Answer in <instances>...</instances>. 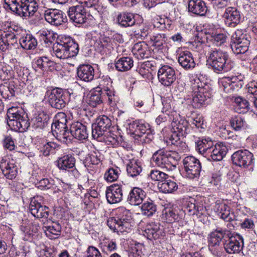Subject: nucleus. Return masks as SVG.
Returning <instances> with one entry per match:
<instances>
[{"mask_svg": "<svg viewBox=\"0 0 257 257\" xmlns=\"http://www.w3.org/2000/svg\"><path fill=\"white\" fill-rule=\"evenodd\" d=\"M207 61L217 73L228 72L234 65L226 52L217 48L211 49L208 51Z\"/></svg>", "mask_w": 257, "mask_h": 257, "instance_id": "obj_1", "label": "nucleus"}, {"mask_svg": "<svg viewBox=\"0 0 257 257\" xmlns=\"http://www.w3.org/2000/svg\"><path fill=\"white\" fill-rule=\"evenodd\" d=\"M4 8L25 18L35 14L38 9L36 0H5Z\"/></svg>", "mask_w": 257, "mask_h": 257, "instance_id": "obj_2", "label": "nucleus"}, {"mask_svg": "<svg viewBox=\"0 0 257 257\" xmlns=\"http://www.w3.org/2000/svg\"><path fill=\"white\" fill-rule=\"evenodd\" d=\"M55 56L60 59L76 56L79 52L78 44L71 37H62L53 46Z\"/></svg>", "mask_w": 257, "mask_h": 257, "instance_id": "obj_3", "label": "nucleus"}, {"mask_svg": "<svg viewBox=\"0 0 257 257\" xmlns=\"http://www.w3.org/2000/svg\"><path fill=\"white\" fill-rule=\"evenodd\" d=\"M180 159V155L176 151H167L164 149L156 151L152 158L155 165L168 171L175 170Z\"/></svg>", "mask_w": 257, "mask_h": 257, "instance_id": "obj_4", "label": "nucleus"}, {"mask_svg": "<svg viewBox=\"0 0 257 257\" xmlns=\"http://www.w3.org/2000/svg\"><path fill=\"white\" fill-rule=\"evenodd\" d=\"M173 130L172 134L167 139V146H174L177 148L185 147L186 144L181 140V137H185L190 132L188 122L185 120H173L171 123Z\"/></svg>", "mask_w": 257, "mask_h": 257, "instance_id": "obj_5", "label": "nucleus"}, {"mask_svg": "<svg viewBox=\"0 0 257 257\" xmlns=\"http://www.w3.org/2000/svg\"><path fill=\"white\" fill-rule=\"evenodd\" d=\"M7 116L8 125L16 131L24 132L30 126L26 114L21 109L15 107L10 108Z\"/></svg>", "mask_w": 257, "mask_h": 257, "instance_id": "obj_6", "label": "nucleus"}, {"mask_svg": "<svg viewBox=\"0 0 257 257\" xmlns=\"http://www.w3.org/2000/svg\"><path fill=\"white\" fill-rule=\"evenodd\" d=\"M118 211L121 213L124 214L125 218L123 215L119 214L117 217H110L107 221V225L109 228L114 232H128L131 226L130 224V220L131 216L129 210L125 208L121 207L119 208Z\"/></svg>", "mask_w": 257, "mask_h": 257, "instance_id": "obj_7", "label": "nucleus"}, {"mask_svg": "<svg viewBox=\"0 0 257 257\" xmlns=\"http://www.w3.org/2000/svg\"><path fill=\"white\" fill-rule=\"evenodd\" d=\"M112 126L111 118L108 116L103 115L99 116L96 122L91 125L92 137L99 142L105 141V137L108 136L107 132Z\"/></svg>", "mask_w": 257, "mask_h": 257, "instance_id": "obj_8", "label": "nucleus"}, {"mask_svg": "<svg viewBox=\"0 0 257 257\" xmlns=\"http://www.w3.org/2000/svg\"><path fill=\"white\" fill-rule=\"evenodd\" d=\"M195 83L193 86L192 105L194 108H200L205 104L207 99L210 97L208 90V85L201 82L199 79L195 80Z\"/></svg>", "mask_w": 257, "mask_h": 257, "instance_id": "obj_9", "label": "nucleus"}, {"mask_svg": "<svg viewBox=\"0 0 257 257\" xmlns=\"http://www.w3.org/2000/svg\"><path fill=\"white\" fill-rule=\"evenodd\" d=\"M250 37L243 34L242 30H237L231 36L230 47L232 52L236 55L244 54L248 49Z\"/></svg>", "mask_w": 257, "mask_h": 257, "instance_id": "obj_10", "label": "nucleus"}, {"mask_svg": "<svg viewBox=\"0 0 257 257\" xmlns=\"http://www.w3.org/2000/svg\"><path fill=\"white\" fill-rule=\"evenodd\" d=\"M67 93L59 88L48 90L45 95L49 104L53 107L60 109L65 107L67 102Z\"/></svg>", "mask_w": 257, "mask_h": 257, "instance_id": "obj_11", "label": "nucleus"}, {"mask_svg": "<svg viewBox=\"0 0 257 257\" xmlns=\"http://www.w3.org/2000/svg\"><path fill=\"white\" fill-rule=\"evenodd\" d=\"M101 90L104 95L107 96L109 105L114 106L116 104L118 97L112 86V81L108 76H103L99 82V85L96 88Z\"/></svg>", "mask_w": 257, "mask_h": 257, "instance_id": "obj_12", "label": "nucleus"}, {"mask_svg": "<svg viewBox=\"0 0 257 257\" xmlns=\"http://www.w3.org/2000/svg\"><path fill=\"white\" fill-rule=\"evenodd\" d=\"M183 164L188 178L194 179L199 177L201 165L198 159L192 156H187L183 160Z\"/></svg>", "mask_w": 257, "mask_h": 257, "instance_id": "obj_13", "label": "nucleus"}, {"mask_svg": "<svg viewBox=\"0 0 257 257\" xmlns=\"http://www.w3.org/2000/svg\"><path fill=\"white\" fill-rule=\"evenodd\" d=\"M232 163L237 166L246 168L254 163L253 154L247 150H239L231 156Z\"/></svg>", "mask_w": 257, "mask_h": 257, "instance_id": "obj_14", "label": "nucleus"}, {"mask_svg": "<svg viewBox=\"0 0 257 257\" xmlns=\"http://www.w3.org/2000/svg\"><path fill=\"white\" fill-rule=\"evenodd\" d=\"M41 200V197H33L29 206L30 212L37 218H47L49 215L50 209L48 207L43 205L40 202Z\"/></svg>", "mask_w": 257, "mask_h": 257, "instance_id": "obj_15", "label": "nucleus"}, {"mask_svg": "<svg viewBox=\"0 0 257 257\" xmlns=\"http://www.w3.org/2000/svg\"><path fill=\"white\" fill-rule=\"evenodd\" d=\"M243 239L242 237L235 234L228 237V239L224 243V248L228 253L239 252L243 247Z\"/></svg>", "mask_w": 257, "mask_h": 257, "instance_id": "obj_16", "label": "nucleus"}, {"mask_svg": "<svg viewBox=\"0 0 257 257\" xmlns=\"http://www.w3.org/2000/svg\"><path fill=\"white\" fill-rule=\"evenodd\" d=\"M45 19L50 24L58 26L67 22L66 14L57 9H48L45 12Z\"/></svg>", "mask_w": 257, "mask_h": 257, "instance_id": "obj_17", "label": "nucleus"}, {"mask_svg": "<svg viewBox=\"0 0 257 257\" xmlns=\"http://www.w3.org/2000/svg\"><path fill=\"white\" fill-rule=\"evenodd\" d=\"M123 185L113 184L106 188L105 195L107 202L110 204L120 202L123 197Z\"/></svg>", "mask_w": 257, "mask_h": 257, "instance_id": "obj_18", "label": "nucleus"}, {"mask_svg": "<svg viewBox=\"0 0 257 257\" xmlns=\"http://www.w3.org/2000/svg\"><path fill=\"white\" fill-rule=\"evenodd\" d=\"M158 77L159 81L165 86H170L176 79L175 70L168 65H164L159 69Z\"/></svg>", "mask_w": 257, "mask_h": 257, "instance_id": "obj_19", "label": "nucleus"}, {"mask_svg": "<svg viewBox=\"0 0 257 257\" xmlns=\"http://www.w3.org/2000/svg\"><path fill=\"white\" fill-rule=\"evenodd\" d=\"M68 15L70 21L75 25L83 24L87 20L86 10L82 5L71 7L68 11Z\"/></svg>", "mask_w": 257, "mask_h": 257, "instance_id": "obj_20", "label": "nucleus"}, {"mask_svg": "<svg viewBox=\"0 0 257 257\" xmlns=\"http://www.w3.org/2000/svg\"><path fill=\"white\" fill-rule=\"evenodd\" d=\"M51 130L54 135H56L57 139L60 142L67 144L71 142V136L67 124L53 122L51 124Z\"/></svg>", "mask_w": 257, "mask_h": 257, "instance_id": "obj_21", "label": "nucleus"}, {"mask_svg": "<svg viewBox=\"0 0 257 257\" xmlns=\"http://www.w3.org/2000/svg\"><path fill=\"white\" fill-rule=\"evenodd\" d=\"M0 168L4 176L10 180L16 178L18 174V168L14 161L3 159L0 162Z\"/></svg>", "mask_w": 257, "mask_h": 257, "instance_id": "obj_22", "label": "nucleus"}, {"mask_svg": "<svg viewBox=\"0 0 257 257\" xmlns=\"http://www.w3.org/2000/svg\"><path fill=\"white\" fill-rule=\"evenodd\" d=\"M178 62L185 70H192L196 66L193 55L189 51L181 52L178 57Z\"/></svg>", "mask_w": 257, "mask_h": 257, "instance_id": "obj_23", "label": "nucleus"}, {"mask_svg": "<svg viewBox=\"0 0 257 257\" xmlns=\"http://www.w3.org/2000/svg\"><path fill=\"white\" fill-rule=\"evenodd\" d=\"M223 17L226 20V24L230 27H235L240 22V12L235 8H227L223 14Z\"/></svg>", "mask_w": 257, "mask_h": 257, "instance_id": "obj_24", "label": "nucleus"}, {"mask_svg": "<svg viewBox=\"0 0 257 257\" xmlns=\"http://www.w3.org/2000/svg\"><path fill=\"white\" fill-rule=\"evenodd\" d=\"M146 197L144 190L139 187H134L130 192L127 201L132 205H139L142 203Z\"/></svg>", "mask_w": 257, "mask_h": 257, "instance_id": "obj_25", "label": "nucleus"}, {"mask_svg": "<svg viewBox=\"0 0 257 257\" xmlns=\"http://www.w3.org/2000/svg\"><path fill=\"white\" fill-rule=\"evenodd\" d=\"M79 140H84L88 138L86 126L77 121L71 124L69 134Z\"/></svg>", "mask_w": 257, "mask_h": 257, "instance_id": "obj_26", "label": "nucleus"}, {"mask_svg": "<svg viewBox=\"0 0 257 257\" xmlns=\"http://www.w3.org/2000/svg\"><path fill=\"white\" fill-rule=\"evenodd\" d=\"M227 151L226 147L222 144L213 145L206 157L214 161H219L226 155Z\"/></svg>", "mask_w": 257, "mask_h": 257, "instance_id": "obj_27", "label": "nucleus"}, {"mask_svg": "<svg viewBox=\"0 0 257 257\" xmlns=\"http://www.w3.org/2000/svg\"><path fill=\"white\" fill-rule=\"evenodd\" d=\"M188 9L189 12L199 16H205L208 10L206 4L201 0H190Z\"/></svg>", "mask_w": 257, "mask_h": 257, "instance_id": "obj_28", "label": "nucleus"}, {"mask_svg": "<svg viewBox=\"0 0 257 257\" xmlns=\"http://www.w3.org/2000/svg\"><path fill=\"white\" fill-rule=\"evenodd\" d=\"M77 76L85 82H90L94 78V69L89 64H82L77 68Z\"/></svg>", "mask_w": 257, "mask_h": 257, "instance_id": "obj_29", "label": "nucleus"}, {"mask_svg": "<svg viewBox=\"0 0 257 257\" xmlns=\"http://www.w3.org/2000/svg\"><path fill=\"white\" fill-rule=\"evenodd\" d=\"M50 118L49 114L46 112H39L32 119L33 127L35 129H44L48 125Z\"/></svg>", "mask_w": 257, "mask_h": 257, "instance_id": "obj_30", "label": "nucleus"}, {"mask_svg": "<svg viewBox=\"0 0 257 257\" xmlns=\"http://www.w3.org/2000/svg\"><path fill=\"white\" fill-rule=\"evenodd\" d=\"M229 234L230 231L227 229L217 227L210 234L208 242L214 245L219 244L221 240L229 237Z\"/></svg>", "mask_w": 257, "mask_h": 257, "instance_id": "obj_31", "label": "nucleus"}, {"mask_svg": "<svg viewBox=\"0 0 257 257\" xmlns=\"http://www.w3.org/2000/svg\"><path fill=\"white\" fill-rule=\"evenodd\" d=\"M75 166V159L71 155H66L58 158L57 166L61 170L68 171L73 169Z\"/></svg>", "mask_w": 257, "mask_h": 257, "instance_id": "obj_32", "label": "nucleus"}, {"mask_svg": "<svg viewBox=\"0 0 257 257\" xmlns=\"http://www.w3.org/2000/svg\"><path fill=\"white\" fill-rule=\"evenodd\" d=\"M196 149L201 154L205 157L213 146V142L210 138L200 139L195 141Z\"/></svg>", "mask_w": 257, "mask_h": 257, "instance_id": "obj_33", "label": "nucleus"}, {"mask_svg": "<svg viewBox=\"0 0 257 257\" xmlns=\"http://www.w3.org/2000/svg\"><path fill=\"white\" fill-rule=\"evenodd\" d=\"M162 234V231L160 228V224L152 223L147 226L144 231V235L149 239H156L159 238Z\"/></svg>", "mask_w": 257, "mask_h": 257, "instance_id": "obj_34", "label": "nucleus"}, {"mask_svg": "<svg viewBox=\"0 0 257 257\" xmlns=\"http://www.w3.org/2000/svg\"><path fill=\"white\" fill-rule=\"evenodd\" d=\"M117 23L122 27H131L135 25V16L131 13H122L117 17Z\"/></svg>", "mask_w": 257, "mask_h": 257, "instance_id": "obj_35", "label": "nucleus"}, {"mask_svg": "<svg viewBox=\"0 0 257 257\" xmlns=\"http://www.w3.org/2000/svg\"><path fill=\"white\" fill-rule=\"evenodd\" d=\"M134 65V61L131 57H123L115 61V69L120 72L130 70Z\"/></svg>", "mask_w": 257, "mask_h": 257, "instance_id": "obj_36", "label": "nucleus"}, {"mask_svg": "<svg viewBox=\"0 0 257 257\" xmlns=\"http://www.w3.org/2000/svg\"><path fill=\"white\" fill-rule=\"evenodd\" d=\"M21 46L25 50L34 49L37 45V41L31 34H27L19 40Z\"/></svg>", "mask_w": 257, "mask_h": 257, "instance_id": "obj_37", "label": "nucleus"}, {"mask_svg": "<svg viewBox=\"0 0 257 257\" xmlns=\"http://www.w3.org/2000/svg\"><path fill=\"white\" fill-rule=\"evenodd\" d=\"M158 187L161 192L169 193L177 190L178 185L175 182L167 178L163 182H158Z\"/></svg>", "mask_w": 257, "mask_h": 257, "instance_id": "obj_38", "label": "nucleus"}, {"mask_svg": "<svg viewBox=\"0 0 257 257\" xmlns=\"http://www.w3.org/2000/svg\"><path fill=\"white\" fill-rule=\"evenodd\" d=\"M45 228L46 234L50 239L58 238L61 232V226L58 222H53L51 225L46 226Z\"/></svg>", "mask_w": 257, "mask_h": 257, "instance_id": "obj_39", "label": "nucleus"}, {"mask_svg": "<svg viewBox=\"0 0 257 257\" xmlns=\"http://www.w3.org/2000/svg\"><path fill=\"white\" fill-rule=\"evenodd\" d=\"M235 110L238 113H245L250 109L249 102L241 97H237L234 99Z\"/></svg>", "mask_w": 257, "mask_h": 257, "instance_id": "obj_40", "label": "nucleus"}, {"mask_svg": "<svg viewBox=\"0 0 257 257\" xmlns=\"http://www.w3.org/2000/svg\"><path fill=\"white\" fill-rule=\"evenodd\" d=\"M142 171V168L137 161L132 160L127 164L126 171L127 174L132 177H135L140 175Z\"/></svg>", "mask_w": 257, "mask_h": 257, "instance_id": "obj_41", "label": "nucleus"}, {"mask_svg": "<svg viewBox=\"0 0 257 257\" xmlns=\"http://www.w3.org/2000/svg\"><path fill=\"white\" fill-rule=\"evenodd\" d=\"M141 210L142 214L147 216H151L156 212L157 206L152 200L148 199L142 205Z\"/></svg>", "mask_w": 257, "mask_h": 257, "instance_id": "obj_42", "label": "nucleus"}, {"mask_svg": "<svg viewBox=\"0 0 257 257\" xmlns=\"http://www.w3.org/2000/svg\"><path fill=\"white\" fill-rule=\"evenodd\" d=\"M185 211L188 212L190 215L196 214L197 212L201 211L203 207L199 205L198 203L194 199L190 198L186 201L185 204Z\"/></svg>", "mask_w": 257, "mask_h": 257, "instance_id": "obj_43", "label": "nucleus"}, {"mask_svg": "<svg viewBox=\"0 0 257 257\" xmlns=\"http://www.w3.org/2000/svg\"><path fill=\"white\" fill-rule=\"evenodd\" d=\"M214 209L222 219L227 221L230 220L231 218L229 217V207L227 205L224 203H216L214 206Z\"/></svg>", "mask_w": 257, "mask_h": 257, "instance_id": "obj_44", "label": "nucleus"}, {"mask_svg": "<svg viewBox=\"0 0 257 257\" xmlns=\"http://www.w3.org/2000/svg\"><path fill=\"white\" fill-rule=\"evenodd\" d=\"M101 90L96 89L90 93L89 96L87 98V103L92 106L96 107L98 105L100 104L102 102L101 98Z\"/></svg>", "mask_w": 257, "mask_h": 257, "instance_id": "obj_45", "label": "nucleus"}, {"mask_svg": "<svg viewBox=\"0 0 257 257\" xmlns=\"http://www.w3.org/2000/svg\"><path fill=\"white\" fill-rule=\"evenodd\" d=\"M100 154L99 152H92L87 155L83 163L85 167H91V165H97L100 163Z\"/></svg>", "mask_w": 257, "mask_h": 257, "instance_id": "obj_46", "label": "nucleus"}, {"mask_svg": "<svg viewBox=\"0 0 257 257\" xmlns=\"http://www.w3.org/2000/svg\"><path fill=\"white\" fill-rule=\"evenodd\" d=\"M147 50V46L144 42H138L136 43L132 50V52L134 55L136 56L139 59H143L146 56V52Z\"/></svg>", "mask_w": 257, "mask_h": 257, "instance_id": "obj_47", "label": "nucleus"}, {"mask_svg": "<svg viewBox=\"0 0 257 257\" xmlns=\"http://www.w3.org/2000/svg\"><path fill=\"white\" fill-rule=\"evenodd\" d=\"M230 123L231 127L236 131L245 129L246 127V123L244 118L238 115L231 117Z\"/></svg>", "mask_w": 257, "mask_h": 257, "instance_id": "obj_48", "label": "nucleus"}, {"mask_svg": "<svg viewBox=\"0 0 257 257\" xmlns=\"http://www.w3.org/2000/svg\"><path fill=\"white\" fill-rule=\"evenodd\" d=\"M36 186L42 190L54 189L56 187L54 184V181L48 178L41 179L36 184Z\"/></svg>", "mask_w": 257, "mask_h": 257, "instance_id": "obj_49", "label": "nucleus"}, {"mask_svg": "<svg viewBox=\"0 0 257 257\" xmlns=\"http://www.w3.org/2000/svg\"><path fill=\"white\" fill-rule=\"evenodd\" d=\"M12 68L4 63H0V79L8 80L12 77Z\"/></svg>", "mask_w": 257, "mask_h": 257, "instance_id": "obj_50", "label": "nucleus"}, {"mask_svg": "<svg viewBox=\"0 0 257 257\" xmlns=\"http://www.w3.org/2000/svg\"><path fill=\"white\" fill-rule=\"evenodd\" d=\"M230 77H223L219 81L220 88L227 93H230L234 91L232 87V83Z\"/></svg>", "mask_w": 257, "mask_h": 257, "instance_id": "obj_51", "label": "nucleus"}, {"mask_svg": "<svg viewBox=\"0 0 257 257\" xmlns=\"http://www.w3.org/2000/svg\"><path fill=\"white\" fill-rule=\"evenodd\" d=\"M1 95L5 99H11L15 95V90L12 86L7 85L0 86Z\"/></svg>", "mask_w": 257, "mask_h": 257, "instance_id": "obj_52", "label": "nucleus"}, {"mask_svg": "<svg viewBox=\"0 0 257 257\" xmlns=\"http://www.w3.org/2000/svg\"><path fill=\"white\" fill-rule=\"evenodd\" d=\"M120 170L118 168H110L105 173L104 178L108 182H111L116 181L120 174Z\"/></svg>", "mask_w": 257, "mask_h": 257, "instance_id": "obj_53", "label": "nucleus"}, {"mask_svg": "<svg viewBox=\"0 0 257 257\" xmlns=\"http://www.w3.org/2000/svg\"><path fill=\"white\" fill-rule=\"evenodd\" d=\"M244 76L241 75H239L236 76H233L230 77V81L232 83V87L234 91L238 90L240 89L244 84L243 79Z\"/></svg>", "mask_w": 257, "mask_h": 257, "instance_id": "obj_54", "label": "nucleus"}, {"mask_svg": "<svg viewBox=\"0 0 257 257\" xmlns=\"http://www.w3.org/2000/svg\"><path fill=\"white\" fill-rule=\"evenodd\" d=\"M150 176L153 180L157 181L159 182H163L165 179L169 178L168 175L157 170H152Z\"/></svg>", "mask_w": 257, "mask_h": 257, "instance_id": "obj_55", "label": "nucleus"}, {"mask_svg": "<svg viewBox=\"0 0 257 257\" xmlns=\"http://www.w3.org/2000/svg\"><path fill=\"white\" fill-rule=\"evenodd\" d=\"M151 40L153 42V45L157 47L162 46L166 41V37L165 34H157L153 35L151 38Z\"/></svg>", "mask_w": 257, "mask_h": 257, "instance_id": "obj_56", "label": "nucleus"}, {"mask_svg": "<svg viewBox=\"0 0 257 257\" xmlns=\"http://www.w3.org/2000/svg\"><path fill=\"white\" fill-rule=\"evenodd\" d=\"M55 248L43 245L39 252V257H54L55 256Z\"/></svg>", "mask_w": 257, "mask_h": 257, "instance_id": "obj_57", "label": "nucleus"}, {"mask_svg": "<svg viewBox=\"0 0 257 257\" xmlns=\"http://www.w3.org/2000/svg\"><path fill=\"white\" fill-rule=\"evenodd\" d=\"M164 215L167 221L169 223H172L179 219L178 215L171 209L165 210Z\"/></svg>", "mask_w": 257, "mask_h": 257, "instance_id": "obj_58", "label": "nucleus"}, {"mask_svg": "<svg viewBox=\"0 0 257 257\" xmlns=\"http://www.w3.org/2000/svg\"><path fill=\"white\" fill-rule=\"evenodd\" d=\"M227 38L226 35L224 34H217L212 36V41L216 45L220 46L226 42Z\"/></svg>", "mask_w": 257, "mask_h": 257, "instance_id": "obj_59", "label": "nucleus"}, {"mask_svg": "<svg viewBox=\"0 0 257 257\" xmlns=\"http://www.w3.org/2000/svg\"><path fill=\"white\" fill-rule=\"evenodd\" d=\"M219 245V244L214 245L211 243H209V248L214 255L218 257H223V249Z\"/></svg>", "mask_w": 257, "mask_h": 257, "instance_id": "obj_60", "label": "nucleus"}, {"mask_svg": "<svg viewBox=\"0 0 257 257\" xmlns=\"http://www.w3.org/2000/svg\"><path fill=\"white\" fill-rule=\"evenodd\" d=\"M172 8V6L170 4L166 2H161L160 1V3L157 4L156 9L161 13L167 14Z\"/></svg>", "mask_w": 257, "mask_h": 257, "instance_id": "obj_61", "label": "nucleus"}, {"mask_svg": "<svg viewBox=\"0 0 257 257\" xmlns=\"http://www.w3.org/2000/svg\"><path fill=\"white\" fill-rule=\"evenodd\" d=\"M140 122L141 121L140 120H135L129 124L128 128L132 134L136 136L140 135V134H139V128Z\"/></svg>", "mask_w": 257, "mask_h": 257, "instance_id": "obj_62", "label": "nucleus"}, {"mask_svg": "<svg viewBox=\"0 0 257 257\" xmlns=\"http://www.w3.org/2000/svg\"><path fill=\"white\" fill-rule=\"evenodd\" d=\"M247 92L253 96H257V80L249 82L246 85Z\"/></svg>", "mask_w": 257, "mask_h": 257, "instance_id": "obj_63", "label": "nucleus"}, {"mask_svg": "<svg viewBox=\"0 0 257 257\" xmlns=\"http://www.w3.org/2000/svg\"><path fill=\"white\" fill-rule=\"evenodd\" d=\"M87 257H102L99 251L95 247L90 246L87 250Z\"/></svg>", "mask_w": 257, "mask_h": 257, "instance_id": "obj_64", "label": "nucleus"}]
</instances>
